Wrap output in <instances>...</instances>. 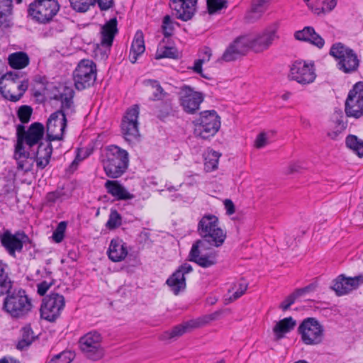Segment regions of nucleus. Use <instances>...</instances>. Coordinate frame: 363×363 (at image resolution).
I'll list each match as a JSON object with an SVG mask.
<instances>
[{
	"mask_svg": "<svg viewBox=\"0 0 363 363\" xmlns=\"http://www.w3.org/2000/svg\"><path fill=\"white\" fill-rule=\"evenodd\" d=\"M33 113V108L28 105H23L19 107L17 116L22 123H28L30 121Z\"/></svg>",
	"mask_w": 363,
	"mask_h": 363,
	"instance_id": "46",
	"label": "nucleus"
},
{
	"mask_svg": "<svg viewBox=\"0 0 363 363\" xmlns=\"http://www.w3.org/2000/svg\"><path fill=\"white\" fill-rule=\"evenodd\" d=\"M178 57L177 50L174 47L163 46L157 49L155 58L160 60L162 58H172L176 59Z\"/></svg>",
	"mask_w": 363,
	"mask_h": 363,
	"instance_id": "40",
	"label": "nucleus"
},
{
	"mask_svg": "<svg viewBox=\"0 0 363 363\" xmlns=\"http://www.w3.org/2000/svg\"><path fill=\"white\" fill-rule=\"evenodd\" d=\"M252 40L247 36L238 38L225 50L222 55V60L225 62H231L237 60L240 56L245 55L251 48Z\"/></svg>",
	"mask_w": 363,
	"mask_h": 363,
	"instance_id": "24",
	"label": "nucleus"
},
{
	"mask_svg": "<svg viewBox=\"0 0 363 363\" xmlns=\"http://www.w3.org/2000/svg\"><path fill=\"white\" fill-rule=\"evenodd\" d=\"M12 1L11 0H0V19L11 14Z\"/></svg>",
	"mask_w": 363,
	"mask_h": 363,
	"instance_id": "48",
	"label": "nucleus"
},
{
	"mask_svg": "<svg viewBox=\"0 0 363 363\" xmlns=\"http://www.w3.org/2000/svg\"><path fill=\"white\" fill-rule=\"evenodd\" d=\"M193 268L189 263H184L167 279L166 284L174 295H178L186 288L185 275L191 272Z\"/></svg>",
	"mask_w": 363,
	"mask_h": 363,
	"instance_id": "23",
	"label": "nucleus"
},
{
	"mask_svg": "<svg viewBox=\"0 0 363 363\" xmlns=\"http://www.w3.org/2000/svg\"><path fill=\"white\" fill-rule=\"evenodd\" d=\"M362 284V274L354 277H347L345 274H340L333 280L331 289L335 291L337 296H340L350 294Z\"/></svg>",
	"mask_w": 363,
	"mask_h": 363,
	"instance_id": "20",
	"label": "nucleus"
},
{
	"mask_svg": "<svg viewBox=\"0 0 363 363\" xmlns=\"http://www.w3.org/2000/svg\"><path fill=\"white\" fill-rule=\"evenodd\" d=\"M162 30L164 35L166 37L172 35L173 27L172 26V20L169 16L167 15L164 17L162 21Z\"/></svg>",
	"mask_w": 363,
	"mask_h": 363,
	"instance_id": "51",
	"label": "nucleus"
},
{
	"mask_svg": "<svg viewBox=\"0 0 363 363\" xmlns=\"http://www.w3.org/2000/svg\"><path fill=\"white\" fill-rule=\"evenodd\" d=\"M0 242L7 253L16 258V252H21L23 245L30 242V240L23 231L18 230L12 233L9 230H5L0 233Z\"/></svg>",
	"mask_w": 363,
	"mask_h": 363,
	"instance_id": "12",
	"label": "nucleus"
},
{
	"mask_svg": "<svg viewBox=\"0 0 363 363\" xmlns=\"http://www.w3.org/2000/svg\"><path fill=\"white\" fill-rule=\"evenodd\" d=\"M122 223V218L116 210H112L110 213L108 220L106 226L109 230L118 228Z\"/></svg>",
	"mask_w": 363,
	"mask_h": 363,
	"instance_id": "45",
	"label": "nucleus"
},
{
	"mask_svg": "<svg viewBox=\"0 0 363 363\" xmlns=\"http://www.w3.org/2000/svg\"><path fill=\"white\" fill-rule=\"evenodd\" d=\"M189 326L190 323H186L183 325H178L174 327L171 330L163 333L160 335V340H167L180 337L186 332Z\"/></svg>",
	"mask_w": 363,
	"mask_h": 363,
	"instance_id": "38",
	"label": "nucleus"
},
{
	"mask_svg": "<svg viewBox=\"0 0 363 363\" xmlns=\"http://www.w3.org/2000/svg\"><path fill=\"white\" fill-rule=\"evenodd\" d=\"M347 117L359 118L363 116V82L356 83L349 91L345 103Z\"/></svg>",
	"mask_w": 363,
	"mask_h": 363,
	"instance_id": "15",
	"label": "nucleus"
},
{
	"mask_svg": "<svg viewBox=\"0 0 363 363\" xmlns=\"http://www.w3.org/2000/svg\"><path fill=\"white\" fill-rule=\"evenodd\" d=\"M0 363H21V362L16 359H13V358H10L9 359L4 358L0 360Z\"/></svg>",
	"mask_w": 363,
	"mask_h": 363,
	"instance_id": "64",
	"label": "nucleus"
},
{
	"mask_svg": "<svg viewBox=\"0 0 363 363\" xmlns=\"http://www.w3.org/2000/svg\"><path fill=\"white\" fill-rule=\"evenodd\" d=\"M172 111L171 99L164 100L162 108L159 111L158 117L163 119L167 117Z\"/></svg>",
	"mask_w": 363,
	"mask_h": 363,
	"instance_id": "50",
	"label": "nucleus"
},
{
	"mask_svg": "<svg viewBox=\"0 0 363 363\" xmlns=\"http://www.w3.org/2000/svg\"><path fill=\"white\" fill-rule=\"evenodd\" d=\"M21 338L25 339L31 343L34 340L33 332L30 325H26L22 328L21 330Z\"/></svg>",
	"mask_w": 363,
	"mask_h": 363,
	"instance_id": "53",
	"label": "nucleus"
},
{
	"mask_svg": "<svg viewBox=\"0 0 363 363\" xmlns=\"http://www.w3.org/2000/svg\"><path fill=\"white\" fill-rule=\"evenodd\" d=\"M65 306L64 296L58 293L52 292L43 300L40 316L50 322H53L60 315Z\"/></svg>",
	"mask_w": 363,
	"mask_h": 363,
	"instance_id": "13",
	"label": "nucleus"
},
{
	"mask_svg": "<svg viewBox=\"0 0 363 363\" xmlns=\"http://www.w3.org/2000/svg\"><path fill=\"white\" fill-rule=\"evenodd\" d=\"M294 37L296 40L309 42L318 48H322L325 44L323 38L311 26H306L303 30L296 31Z\"/></svg>",
	"mask_w": 363,
	"mask_h": 363,
	"instance_id": "26",
	"label": "nucleus"
},
{
	"mask_svg": "<svg viewBox=\"0 0 363 363\" xmlns=\"http://www.w3.org/2000/svg\"><path fill=\"white\" fill-rule=\"evenodd\" d=\"M289 77L301 84H308L316 77L314 64L296 61L291 67Z\"/></svg>",
	"mask_w": 363,
	"mask_h": 363,
	"instance_id": "17",
	"label": "nucleus"
},
{
	"mask_svg": "<svg viewBox=\"0 0 363 363\" xmlns=\"http://www.w3.org/2000/svg\"><path fill=\"white\" fill-rule=\"evenodd\" d=\"M59 9L57 0H35L30 4L28 13L36 22L45 24L52 21Z\"/></svg>",
	"mask_w": 363,
	"mask_h": 363,
	"instance_id": "8",
	"label": "nucleus"
},
{
	"mask_svg": "<svg viewBox=\"0 0 363 363\" xmlns=\"http://www.w3.org/2000/svg\"><path fill=\"white\" fill-rule=\"evenodd\" d=\"M222 312H223L222 311H217L211 314L205 315L202 318L203 323L205 324V323H209L210 321L217 320L220 317V315L222 314Z\"/></svg>",
	"mask_w": 363,
	"mask_h": 363,
	"instance_id": "59",
	"label": "nucleus"
},
{
	"mask_svg": "<svg viewBox=\"0 0 363 363\" xmlns=\"http://www.w3.org/2000/svg\"><path fill=\"white\" fill-rule=\"evenodd\" d=\"M198 0H170L169 7L172 10V15L183 21L192 18L196 9Z\"/></svg>",
	"mask_w": 363,
	"mask_h": 363,
	"instance_id": "22",
	"label": "nucleus"
},
{
	"mask_svg": "<svg viewBox=\"0 0 363 363\" xmlns=\"http://www.w3.org/2000/svg\"><path fill=\"white\" fill-rule=\"evenodd\" d=\"M83 354L89 359L97 361L104 355L101 335L96 331L87 333L79 341Z\"/></svg>",
	"mask_w": 363,
	"mask_h": 363,
	"instance_id": "11",
	"label": "nucleus"
},
{
	"mask_svg": "<svg viewBox=\"0 0 363 363\" xmlns=\"http://www.w3.org/2000/svg\"><path fill=\"white\" fill-rule=\"evenodd\" d=\"M207 9L210 14H213L228 7L227 0H207Z\"/></svg>",
	"mask_w": 363,
	"mask_h": 363,
	"instance_id": "43",
	"label": "nucleus"
},
{
	"mask_svg": "<svg viewBox=\"0 0 363 363\" xmlns=\"http://www.w3.org/2000/svg\"><path fill=\"white\" fill-rule=\"evenodd\" d=\"M308 7L315 14H325L331 11L337 5V0H303Z\"/></svg>",
	"mask_w": 363,
	"mask_h": 363,
	"instance_id": "31",
	"label": "nucleus"
},
{
	"mask_svg": "<svg viewBox=\"0 0 363 363\" xmlns=\"http://www.w3.org/2000/svg\"><path fill=\"white\" fill-rule=\"evenodd\" d=\"M28 87V80L16 69L0 77V94L11 101L16 102L23 96Z\"/></svg>",
	"mask_w": 363,
	"mask_h": 363,
	"instance_id": "4",
	"label": "nucleus"
},
{
	"mask_svg": "<svg viewBox=\"0 0 363 363\" xmlns=\"http://www.w3.org/2000/svg\"><path fill=\"white\" fill-rule=\"evenodd\" d=\"M297 298H298V296L294 291L286 298V299L280 304L279 308L282 309V311H286L295 302Z\"/></svg>",
	"mask_w": 363,
	"mask_h": 363,
	"instance_id": "52",
	"label": "nucleus"
},
{
	"mask_svg": "<svg viewBox=\"0 0 363 363\" xmlns=\"http://www.w3.org/2000/svg\"><path fill=\"white\" fill-rule=\"evenodd\" d=\"M74 354L71 351H63L55 355L48 363H71Z\"/></svg>",
	"mask_w": 363,
	"mask_h": 363,
	"instance_id": "44",
	"label": "nucleus"
},
{
	"mask_svg": "<svg viewBox=\"0 0 363 363\" xmlns=\"http://www.w3.org/2000/svg\"><path fill=\"white\" fill-rule=\"evenodd\" d=\"M194 123L195 136L202 139L215 135L220 128V117L214 110L201 112L199 118Z\"/></svg>",
	"mask_w": 363,
	"mask_h": 363,
	"instance_id": "6",
	"label": "nucleus"
},
{
	"mask_svg": "<svg viewBox=\"0 0 363 363\" xmlns=\"http://www.w3.org/2000/svg\"><path fill=\"white\" fill-rule=\"evenodd\" d=\"M197 232L201 239L192 245L188 260L203 268H208L217 263V253L205 252L211 247H221L226 239V232L220 226L218 218L213 214H205L198 223Z\"/></svg>",
	"mask_w": 363,
	"mask_h": 363,
	"instance_id": "1",
	"label": "nucleus"
},
{
	"mask_svg": "<svg viewBox=\"0 0 363 363\" xmlns=\"http://www.w3.org/2000/svg\"><path fill=\"white\" fill-rule=\"evenodd\" d=\"M96 3L101 11H107L113 6V0H96Z\"/></svg>",
	"mask_w": 363,
	"mask_h": 363,
	"instance_id": "58",
	"label": "nucleus"
},
{
	"mask_svg": "<svg viewBox=\"0 0 363 363\" xmlns=\"http://www.w3.org/2000/svg\"><path fill=\"white\" fill-rule=\"evenodd\" d=\"M117 25V19L114 17L111 18L101 27V44L102 46L110 48L112 45L115 35L118 33Z\"/></svg>",
	"mask_w": 363,
	"mask_h": 363,
	"instance_id": "27",
	"label": "nucleus"
},
{
	"mask_svg": "<svg viewBox=\"0 0 363 363\" xmlns=\"http://www.w3.org/2000/svg\"><path fill=\"white\" fill-rule=\"evenodd\" d=\"M269 0H252L250 11L246 15L248 22L252 23L261 18L267 10Z\"/></svg>",
	"mask_w": 363,
	"mask_h": 363,
	"instance_id": "33",
	"label": "nucleus"
},
{
	"mask_svg": "<svg viewBox=\"0 0 363 363\" xmlns=\"http://www.w3.org/2000/svg\"><path fill=\"white\" fill-rule=\"evenodd\" d=\"M54 284V280L52 279L50 281H43L39 283L37 286L38 294L40 296H44L52 285Z\"/></svg>",
	"mask_w": 363,
	"mask_h": 363,
	"instance_id": "54",
	"label": "nucleus"
},
{
	"mask_svg": "<svg viewBox=\"0 0 363 363\" xmlns=\"http://www.w3.org/2000/svg\"><path fill=\"white\" fill-rule=\"evenodd\" d=\"M145 50V47L143 34L142 31L138 30L136 32L131 45L129 55L130 61L132 63H135L137 61L138 56L143 54Z\"/></svg>",
	"mask_w": 363,
	"mask_h": 363,
	"instance_id": "32",
	"label": "nucleus"
},
{
	"mask_svg": "<svg viewBox=\"0 0 363 363\" xmlns=\"http://www.w3.org/2000/svg\"><path fill=\"white\" fill-rule=\"evenodd\" d=\"M296 325V321L292 317L285 318L275 324L273 328L274 340L279 341L285 337V335L293 330Z\"/></svg>",
	"mask_w": 363,
	"mask_h": 363,
	"instance_id": "30",
	"label": "nucleus"
},
{
	"mask_svg": "<svg viewBox=\"0 0 363 363\" xmlns=\"http://www.w3.org/2000/svg\"><path fill=\"white\" fill-rule=\"evenodd\" d=\"M101 162L106 176L117 179L126 172L129 155L126 150L117 145H109L104 150Z\"/></svg>",
	"mask_w": 363,
	"mask_h": 363,
	"instance_id": "3",
	"label": "nucleus"
},
{
	"mask_svg": "<svg viewBox=\"0 0 363 363\" xmlns=\"http://www.w3.org/2000/svg\"><path fill=\"white\" fill-rule=\"evenodd\" d=\"M205 62V57H202V58L195 60L194 66L192 67V69L194 70V72L198 74H201L202 65Z\"/></svg>",
	"mask_w": 363,
	"mask_h": 363,
	"instance_id": "61",
	"label": "nucleus"
},
{
	"mask_svg": "<svg viewBox=\"0 0 363 363\" xmlns=\"http://www.w3.org/2000/svg\"><path fill=\"white\" fill-rule=\"evenodd\" d=\"M139 106L134 105L126 111L121 123V130L125 140L129 143L138 140L140 133L138 130Z\"/></svg>",
	"mask_w": 363,
	"mask_h": 363,
	"instance_id": "16",
	"label": "nucleus"
},
{
	"mask_svg": "<svg viewBox=\"0 0 363 363\" xmlns=\"http://www.w3.org/2000/svg\"><path fill=\"white\" fill-rule=\"evenodd\" d=\"M179 101L185 112L193 114L199 110L201 103L203 101V94L196 91L189 86L180 88Z\"/></svg>",
	"mask_w": 363,
	"mask_h": 363,
	"instance_id": "19",
	"label": "nucleus"
},
{
	"mask_svg": "<svg viewBox=\"0 0 363 363\" xmlns=\"http://www.w3.org/2000/svg\"><path fill=\"white\" fill-rule=\"evenodd\" d=\"M342 115L335 117V126L334 130L328 133V136L333 140H336L339 135L347 128V123L342 120Z\"/></svg>",
	"mask_w": 363,
	"mask_h": 363,
	"instance_id": "41",
	"label": "nucleus"
},
{
	"mask_svg": "<svg viewBox=\"0 0 363 363\" xmlns=\"http://www.w3.org/2000/svg\"><path fill=\"white\" fill-rule=\"evenodd\" d=\"M226 214L228 216L233 215L235 212V206L231 199H226L223 201Z\"/></svg>",
	"mask_w": 363,
	"mask_h": 363,
	"instance_id": "57",
	"label": "nucleus"
},
{
	"mask_svg": "<svg viewBox=\"0 0 363 363\" xmlns=\"http://www.w3.org/2000/svg\"><path fill=\"white\" fill-rule=\"evenodd\" d=\"M44 133L45 128L39 122L32 123L27 130H26L23 124H18L16 127L17 141L16 145H19L20 142L21 147H25L24 144H26L29 147H32L37 144L39 145Z\"/></svg>",
	"mask_w": 363,
	"mask_h": 363,
	"instance_id": "14",
	"label": "nucleus"
},
{
	"mask_svg": "<svg viewBox=\"0 0 363 363\" xmlns=\"http://www.w3.org/2000/svg\"><path fill=\"white\" fill-rule=\"evenodd\" d=\"M7 267V264L0 262V296H7L13 286V281L6 272Z\"/></svg>",
	"mask_w": 363,
	"mask_h": 363,
	"instance_id": "34",
	"label": "nucleus"
},
{
	"mask_svg": "<svg viewBox=\"0 0 363 363\" xmlns=\"http://www.w3.org/2000/svg\"><path fill=\"white\" fill-rule=\"evenodd\" d=\"M71 7L77 12L84 13L91 6H94L96 0H69Z\"/></svg>",
	"mask_w": 363,
	"mask_h": 363,
	"instance_id": "39",
	"label": "nucleus"
},
{
	"mask_svg": "<svg viewBox=\"0 0 363 363\" xmlns=\"http://www.w3.org/2000/svg\"><path fill=\"white\" fill-rule=\"evenodd\" d=\"M31 300L23 289L11 291L4 298L2 310L12 318H24L32 309Z\"/></svg>",
	"mask_w": 363,
	"mask_h": 363,
	"instance_id": "5",
	"label": "nucleus"
},
{
	"mask_svg": "<svg viewBox=\"0 0 363 363\" xmlns=\"http://www.w3.org/2000/svg\"><path fill=\"white\" fill-rule=\"evenodd\" d=\"M67 117L62 114L61 111L52 113L47 122V139L46 143H50L53 140H61L67 128Z\"/></svg>",
	"mask_w": 363,
	"mask_h": 363,
	"instance_id": "18",
	"label": "nucleus"
},
{
	"mask_svg": "<svg viewBox=\"0 0 363 363\" xmlns=\"http://www.w3.org/2000/svg\"><path fill=\"white\" fill-rule=\"evenodd\" d=\"M96 79V66L90 60H81L73 72V80L77 90L91 86Z\"/></svg>",
	"mask_w": 363,
	"mask_h": 363,
	"instance_id": "10",
	"label": "nucleus"
},
{
	"mask_svg": "<svg viewBox=\"0 0 363 363\" xmlns=\"http://www.w3.org/2000/svg\"><path fill=\"white\" fill-rule=\"evenodd\" d=\"M52 153V147L50 143H40L34 157L30 156L25 147L19 145H15L14 158L16 160L18 170L28 172L31 170L34 162L38 169H43L49 164Z\"/></svg>",
	"mask_w": 363,
	"mask_h": 363,
	"instance_id": "2",
	"label": "nucleus"
},
{
	"mask_svg": "<svg viewBox=\"0 0 363 363\" xmlns=\"http://www.w3.org/2000/svg\"><path fill=\"white\" fill-rule=\"evenodd\" d=\"M150 84L152 88L155 89L152 100L153 101H162L169 99V94L164 91L160 83L156 80H150Z\"/></svg>",
	"mask_w": 363,
	"mask_h": 363,
	"instance_id": "42",
	"label": "nucleus"
},
{
	"mask_svg": "<svg viewBox=\"0 0 363 363\" xmlns=\"http://www.w3.org/2000/svg\"><path fill=\"white\" fill-rule=\"evenodd\" d=\"M67 228V223L65 221H61L57 226L56 229L52 233V239L57 242L60 243L62 241L65 237V233Z\"/></svg>",
	"mask_w": 363,
	"mask_h": 363,
	"instance_id": "47",
	"label": "nucleus"
},
{
	"mask_svg": "<svg viewBox=\"0 0 363 363\" xmlns=\"http://www.w3.org/2000/svg\"><path fill=\"white\" fill-rule=\"evenodd\" d=\"M301 169V167L299 164H290L287 169L286 170V174H294L295 172H299V169Z\"/></svg>",
	"mask_w": 363,
	"mask_h": 363,
	"instance_id": "63",
	"label": "nucleus"
},
{
	"mask_svg": "<svg viewBox=\"0 0 363 363\" xmlns=\"http://www.w3.org/2000/svg\"><path fill=\"white\" fill-rule=\"evenodd\" d=\"M220 155L214 151L209 150L204 155V169L206 172H212L217 169Z\"/></svg>",
	"mask_w": 363,
	"mask_h": 363,
	"instance_id": "36",
	"label": "nucleus"
},
{
	"mask_svg": "<svg viewBox=\"0 0 363 363\" xmlns=\"http://www.w3.org/2000/svg\"><path fill=\"white\" fill-rule=\"evenodd\" d=\"M74 91L72 88L65 86L62 93L55 96V99L61 103L60 108L57 111H61L62 114L67 116L75 113V105L74 102Z\"/></svg>",
	"mask_w": 363,
	"mask_h": 363,
	"instance_id": "25",
	"label": "nucleus"
},
{
	"mask_svg": "<svg viewBox=\"0 0 363 363\" xmlns=\"http://www.w3.org/2000/svg\"><path fill=\"white\" fill-rule=\"evenodd\" d=\"M267 136L265 133H259L255 140V147L257 148H262L267 144Z\"/></svg>",
	"mask_w": 363,
	"mask_h": 363,
	"instance_id": "56",
	"label": "nucleus"
},
{
	"mask_svg": "<svg viewBox=\"0 0 363 363\" xmlns=\"http://www.w3.org/2000/svg\"><path fill=\"white\" fill-rule=\"evenodd\" d=\"M298 333L301 340L306 345H317L323 342L324 328L315 318H307L299 325Z\"/></svg>",
	"mask_w": 363,
	"mask_h": 363,
	"instance_id": "9",
	"label": "nucleus"
},
{
	"mask_svg": "<svg viewBox=\"0 0 363 363\" xmlns=\"http://www.w3.org/2000/svg\"><path fill=\"white\" fill-rule=\"evenodd\" d=\"M107 254L111 261L118 262L126 257L128 250L125 243L121 240L113 239L109 245Z\"/></svg>",
	"mask_w": 363,
	"mask_h": 363,
	"instance_id": "28",
	"label": "nucleus"
},
{
	"mask_svg": "<svg viewBox=\"0 0 363 363\" xmlns=\"http://www.w3.org/2000/svg\"><path fill=\"white\" fill-rule=\"evenodd\" d=\"M65 195L62 191H55L52 192H49L47 194L46 199L48 202L49 203H55L59 200H61L62 196Z\"/></svg>",
	"mask_w": 363,
	"mask_h": 363,
	"instance_id": "55",
	"label": "nucleus"
},
{
	"mask_svg": "<svg viewBox=\"0 0 363 363\" xmlns=\"http://www.w3.org/2000/svg\"><path fill=\"white\" fill-rule=\"evenodd\" d=\"M330 55L337 60V67L345 73L355 72L359 67V60L354 51L341 43L332 45Z\"/></svg>",
	"mask_w": 363,
	"mask_h": 363,
	"instance_id": "7",
	"label": "nucleus"
},
{
	"mask_svg": "<svg viewBox=\"0 0 363 363\" xmlns=\"http://www.w3.org/2000/svg\"><path fill=\"white\" fill-rule=\"evenodd\" d=\"M278 26L273 24L251 39V48L257 52L267 50L275 40L279 38Z\"/></svg>",
	"mask_w": 363,
	"mask_h": 363,
	"instance_id": "21",
	"label": "nucleus"
},
{
	"mask_svg": "<svg viewBox=\"0 0 363 363\" xmlns=\"http://www.w3.org/2000/svg\"><path fill=\"white\" fill-rule=\"evenodd\" d=\"M247 287L248 284L247 282H246V281H245L244 279L240 280L239 282L238 283V288L230 297V299L236 300L240 296H242L247 289Z\"/></svg>",
	"mask_w": 363,
	"mask_h": 363,
	"instance_id": "49",
	"label": "nucleus"
},
{
	"mask_svg": "<svg viewBox=\"0 0 363 363\" xmlns=\"http://www.w3.org/2000/svg\"><path fill=\"white\" fill-rule=\"evenodd\" d=\"M315 287H316L315 284H311L306 286V287L296 289L295 291V293L297 294V296L298 297H300V296H303V294H305L306 293H309L311 291H314Z\"/></svg>",
	"mask_w": 363,
	"mask_h": 363,
	"instance_id": "60",
	"label": "nucleus"
},
{
	"mask_svg": "<svg viewBox=\"0 0 363 363\" xmlns=\"http://www.w3.org/2000/svg\"><path fill=\"white\" fill-rule=\"evenodd\" d=\"M9 64L15 69H21L28 65L30 60L28 55L23 52H17L9 56Z\"/></svg>",
	"mask_w": 363,
	"mask_h": 363,
	"instance_id": "35",
	"label": "nucleus"
},
{
	"mask_svg": "<svg viewBox=\"0 0 363 363\" xmlns=\"http://www.w3.org/2000/svg\"><path fill=\"white\" fill-rule=\"evenodd\" d=\"M346 145L359 157H363V140L356 135H350L346 138Z\"/></svg>",
	"mask_w": 363,
	"mask_h": 363,
	"instance_id": "37",
	"label": "nucleus"
},
{
	"mask_svg": "<svg viewBox=\"0 0 363 363\" xmlns=\"http://www.w3.org/2000/svg\"><path fill=\"white\" fill-rule=\"evenodd\" d=\"M106 191L118 200L132 199L134 196L117 180H107L104 184Z\"/></svg>",
	"mask_w": 363,
	"mask_h": 363,
	"instance_id": "29",
	"label": "nucleus"
},
{
	"mask_svg": "<svg viewBox=\"0 0 363 363\" xmlns=\"http://www.w3.org/2000/svg\"><path fill=\"white\" fill-rule=\"evenodd\" d=\"M30 345H31L30 342H29L25 339L21 338V340L18 342V343L16 345V348L18 350L22 351V350L26 349L27 347H28Z\"/></svg>",
	"mask_w": 363,
	"mask_h": 363,
	"instance_id": "62",
	"label": "nucleus"
}]
</instances>
